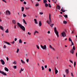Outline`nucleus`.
Wrapping results in <instances>:
<instances>
[{"instance_id": "obj_18", "label": "nucleus", "mask_w": 77, "mask_h": 77, "mask_svg": "<svg viewBox=\"0 0 77 77\" xmlns=\"http://www.w3.org/2000/svg\"><path fill=\"white\" fill-rule=\"evenodd\" d=\"M13 23L15 24L16 23V21L15 20H13L12 21Z\"/></svg>"}, {"instance_id": "obj_16", "label": "nucleus", "mask_w": 77, "mask_h": 77, "mask_svg": "<svg viewBox=\"0 0 77 77\" xmlns=\"http://www.w3.org/2000/svg\"><path fill=\"white\" fill-rule=\"evenodd\" d=\"M63 24H66L67 23V21H66L65 20H64L63 21Z\"/></svg>"}, {"instance_id": "obj_56", "label": "nucleus", "mask_w": 77, "mask_h": 77, "mask_svg": "<svg viewBox=\"0 0 77 77\" xmlns=\"http://www.w3.org/2000/svg\"><path fill=\"white\" fill-rule=\"evenodd\" d=\"M49 47H50V48H52V47H51V45H50Z\"/></svg>"}, {"instance_id": "obj_62", "label": "nucleus", "mask_w": 77, "mask_h": 77, "mask_svg": "<svg viewBox=\"0 0 77 77\" xmlns=\"http://www.w3.org/2000/svg\"><path fill=\"white\" fill-rule=\"evenodd\" d=\"M52 48L53 50H54V49L53 48Z\"/></svg>"}, {"instance_id": "obj_29", "label": "nucleus", "mask_w": 77, "mask_h": 77, "mask_svg": "<svg viewBox=\"0 0 77 77\" xmlns=\"http://www.w3.org/2000/svg\"><path fill=\"white\" fill-rule=\"evenodd\" d=\"M76 65V62L75 61L74 63V66L75 67V65Z\"/></svg>"}, {"instance_id": "obj_43", "label": "nucleus", "mask_w": 77, "mask_h": 77, "mask_svg": "<svg viewBox=\"0 0 77 77\" xmlns=\"http://www.w3.org/2000/svg\"><path fill=\"white\" fill-rule=\"evenodd\" d=\"M14 68H15V69H16V68H17V66H14Z\"/></svg>"}, {"instance_id": "obj_47", "label": "nucleus", "mask_w": 77, "mask_h": 77, "mask_svg": "<svg viewBox=\"0 0 77 77\" xmlns=\"http://www.w3.org/2000/svg\"><path fill=\"white\" fill-rule=\"evenodd\" d=\"M39 6L38 4H37L35 5V6Z\"/></svg>"}, {"instance_id": "obj_48", "label": "nucleus", "mask_w": 77, "mask_h": 77, "mask_svg": "<svg viewBox=\"0 0 77 77\" xmlns=\"http://www.w3.org/2000/svg\"><path fill=\"white\" fill-rule=\"evenodd\" d=\"M3 2H5V3H6V2L5 0H2Z\"/></svg>"}, {"instance_id": "obj_44", "label": "nucleus", "mask_w": 77, "mask_h": 77, "mask_svg": "<svg viewBox=\"0 0 77 77\" xmlns=\"http://www.w3.org/2000/svg\"><path fill=\"white\" fill-rule=\"evenodd\" d=\"M39 14L40 15H42V14H43V13L40 12L39 13Z\"/></svg>"}, {"instance_id": "obj_51", "label": "nucleus", "mask_w": 77, "mask_h": 77, "mask_svg": "<svg viewBox=\"0 0 77 77\" xmlns=\"http://www.w3.org/2000/svg\"><path fill=\"white\" fill-rule=\"evenodd\" d=\"M6 59L7 60H9V58H8V57H6Z\"/></svg>"}, {"instance_id": "obj_64", "label": "nucleus", "mask_w": 77, "mask_h": 77, "mask_svg": "<svg viewBox=\"0 0 77 77\" xmlns=\"http://www.w3.org/2000/svg\"><path fill=\"white\" fill-rule=\"evenodd\" d=\"M14 28L15 29H16V25H15V26H14Z\"/></svg>"}, {"instance_id": "obj_38", "label": "nucleus", "mask_w": 77, "mask_h": 77, "mask_svg": "<svg viewBox=\"0 0 77 77\" xmlns=\"http://www.w3.org/2000/svg\"><path fill=\"white\" fill-rule=\"evenodd\" d=\"M23 23H26V21H25V20H24V19H23Z\"/></svg>"}, {"instance_id": "obj_32", "label": "nucleus", "mask_w": 77, "mask_h": 77, "mask_svg": "<svg viewBox=\"0 0 77 77\" xmlns=\"http://www.w3.org/2000/svg\"><path fill=\"white\" fill-rule=\"evenodd\" d=\"M6 33H9V31H8V29H7V30L5 31Z\"/></svg>"}, {"instance_id": "obj_6", "label": "nucleus", "mask_w": 77, "mask_h": 77, "mask_svg": "<svg viewBox=\"0 0 77 77\" xmlns=\"http://www.w3.org/2000/svg\"><path fill=\"white\" fill-rule=\"evenodd\" d=\"M6 14L7 15H10V14H11V13L10 12V11H6Z\"/></svg>"}, {"instance_id": "obj_53", "label": "nucleus", "mask_w": 77, "mask_h": 77, "mask_svg": "<svg viewBox=\"0 0 77 77\" xmlns=\"http://www.w3.org/2000/svg\"><path fill=\"white\" fill-rule=\"evenodd\" d=\"M26 61L27 62H29V59H27L26 60Z\"/></svg>"}, {"instance_id": "obj_41", "label": "nucleus", "mask_w": 77, "mask_h": 77, "mask_svg": "<svg viewBox=\"0 0 77 77\" xmlns=\"http://www.w3.org/2000/svg\"><path fill=\"white\" fill-rule=\"evenodd\" d=\"M73 50H75V46H73Z\"/></svg>"}, {"instance_id": "obj_19", "label": "nucleus", "mask_w": 77, "mask_h": 77, "mask_svg": "<svg viewBox=\"0 0 77 77\" xmlns=\"http://www.w3.org/2000/svg\"><path fill=\"white\" fill-rule=\"evenodd\" d=\"M5 44H8V45H11V44L9 42H5Z\"/></svg>"}, {"instance_id": "obj_1", "label": "nucleus", "mask_w": 77, "mask_h": 77, "mask_svg": "<svg viewBox=\"0 0 77 77\" xmlns=\"http://www.w3.org/2000/svg\"><path fill=\"white\" fill-rule=\"evenodd\" d=\"M49 20H50V22L48 20H47L46 22L48 24H51V14H49Z\"/></svg>"}, {"instance_id": "obj_7", "label": "nucleus", "mask_w": 77, "mask_h": 77, "mask_svg": "<svg viewBox=\"0 0 77 77\" xmlns=\"http://www.w3.org/2000/svg\"><path fill=\"white\" fill-rule=\"evenodd\" d=\"M22 30H23V31H25V28L24 27V26H21L20 27Z\"/></svg>"}, {"instance_id": "obj_45", "label": "nucleus", "mask_w": 77, "mask_h": 77, "mask_svg": "<svg viewBox=\"0 0 77 77\" xmlns=\"http://www.w3.org/2000/svg\"><path fill=\"white\" fill-rule=\"evenodd\" d=\"M11 44H14V43H15V42L14 41H13L12 42H11Z\"/></svg>"}, {"instance_id": "obj_58", "label": "nucleus", "mask_w": 77, "mask_h": 77, "mask_svg": "<svg viewBox=\"0 0 77 77\" xmlns=\"http://www.w3.org/2000/svg\"><path fill=\"white\" fill-rule=\"evenodd\" d=\"M62 12H65V10H63Z\"/></svg>"}, {"instance_id": "obj_36", "label": "nucleus", "mask_w": 77, "mask_h": 77, "mask_svg": "<svg viewBox=\"0 0 77 77\" xmlns=\"http://www.w3.org/2000/svg\"><path fill=\"white\" fill-rule=\"evenodd\" d=\"M69 41H71V42L72 41V40L71 39V38H69Z\"/></svg>"}, {"instance_id": "obj_40", "label": "nucleus", "mask_w": 77, "mask_h": 77, "mask_svg": "<svg viewBox=\"0 0 77 77\" xmlns=\"http://www.w3.org/2000/svg\"><path fill=\"white\" fill-rule=\"evenodd\" d=\"M71 76L74 77V75H73V73L72 72L71 73Z\"/></svg>"}, {"instance_id": "obj_63", "label": "nucleus", "mask_w": 77, "mask_h": 77, "mask_svg": "<svg viewBox=\"0 0 77 77\" xmlns=\"http://www.w3.org/2000/svg\"><path fill=\"white\" fill-rule=\"evenodd\" d=\"M60 13L61 14H63V12H60Z\"/></svg>"}, {"instance_id": "obj_54", "label": "nucleus", "mask_w": 77, "mask_h": 77, "mask_svg": "<svg viewBox=\"0 0 77 77\" xmlns=\"http://www.w3.org/2000/svg\"><path fill=\"white\" fill-rule=\"evenodd\" d=\"M72 42V45H74V43H73V42Z\"/></svg>"}, {"instance_id": "obj_27", "label": "nucleus", "mask_w": 77, "mask_h": 77, "mask_svg": "<svg viewBox=\"0 0 77 77\" xmlns=\"http://www.w3.org/2000/svg\"><path fill=\"white\" fill-rule=\"evenodd\" d=\"M23 17H27V15H26L25 14H23Z\"/></svg>"}, {"instance_id": "obj_61", "label": "nucleus", "mask_w": 77, "mask_h": 77, "mask_svg": "<svg viewBox=\"0 0 77 77\" xmlns=\"http://www.w3.org/2000/svg\"><path fill=\"white\" fill-rule=\"evenodd\" d=\"M24 4H25V5H26V2H24Z\"/></svg>"}, {"instance_id": "obj_3", "label": "nucleus", "mask_w": 77, "mask_h": 77, "mask_svg": "<svg viewBox=\"0 0 77 77\" xmlns=\"http://www.w3.org/2000/svg\"><path fill=\"white\" fill-rule=\"evenodd\" d=\"M61 35H62L63 37H66V33L65 31H63L61 33Z\"/></svg>"}, {"instance_id": "obj_35", "label": "nucleus", "mask_w": 77, "mask_h": 77, "mask_svg": "<svg viewBox=\"0 0 77 77\" xmlns=\"http://www.w3.org/2000/svg\"><path fill=\"white\" fill-rule=\"evenodd\" d=\"M13 64H17V62L16 61H14L13 63Z\"/></svg>"}, {"instance_id": "obj_21", "label": "nucleus", "mask_w": 77, "mask_h": 77, "mask_svg": "<svg viewBox=\"0 0 77 77\" xmlns=\"http://www.w3.org/2000/svg\"><path fill=\"white\" fill-rule=\"evenodd\" d=\"M36 33H38V31H35L34 32V35H35V34H36Z\"/></svg>"}, {"instance_id": "obj_9", "label": "nucleus", "mask_w": 77, "mask_h": 77, "mask_svg": "<svg viewBox=\"0 0 77 77\" xmlns=\"http://www.w3.org/2000/svg\"><path fill=\"white\" fill-rule=\"evenodd\" d=\"M55 74H57V72H58V71L57 70L56 67H55Z\"/></svg>"}, {"instance_id": "obj_22", "label": "nucleus", "mask_w": 77, "mask_h": 77, "mask_svg": "<svg viewBox=\"0 0 77 77\" xmlns=\"http://www.w3.org/2000/svg\"><path fill=\"white\" fill-rule=\"evenodd\" d=\"M24 7H22V12H23V11H24Z\"/></svg>"}, {"instance_id": "obj_12", "label": "nucleus", "mask_w": 77, "mask_h": 77, "mask_svg": "<svg viewBox=\"0 0 77 77\" xmlns=\"http://www.w3.org/2000/svg\"><path fill=\"white\" fill-rule=\"evenodd\" d=\"M70 53L71 54H74V50L73 49H72Z\"/></svg>"}, {"instance_id": "obj_17", "label": "nucleus", "mask_w": 77, "mask_h": 77, "mask_svg": "<svg viewBox=\"0 0 77 77\" xmlns=\"http://www.w3.org/2000/svg\"><path fill=\"white\" fill-rule=\"evenodd\" d=\"M17 25L18 26H19L20 27L21 26H22V25H21V24H20V23H17Z\"/></svg>"}, {"instance_id": "obj_14", "label": "nucleus", "mask_w": 77, "mask_h": 77, "mask_svg": "<svg viewBox=\"0 0 77 77\" xmlns=\"http://www.w3.org/2000/svg\"><path fill=\"white\" fill-rule=\"evenodd\" d=\"M34 20L35 21V24H38V22H37V20H36V19H34Z\"/></svg>"}, {"instance_id": "obj_60", "label": "nucleus", "mask_w": 77, "mask_h": 77, "mask_svg": "<svg viewBox=\"0 0 77 77\" xmlns=\"http://www.w3.org/2000/svg\"><path fill=\"white\" fill-rule=\"evenodd\" d=\"M48 33L49 34H50V31H48Z\"/></svg>"}, {"instance_id": "obj_8", "label": "nucleus", "mask_w": 77, "mask_h": 77, "mask_svg": "<svg viewBox=\"0 0 77 77\" xmlns=\"http://www.w3.org/2000/svg\"><path fill=\"white\" fill-rule=\"evenodd\" d=\"M1 62L2 65H4L5 64V61H4V60H1Z\"/></svg>"}, {"instance_id": "obj_39", "label": "nucleus", "mask_w": 77, "mask_h": 77, "mask_svg": "<svg viewBox=\"0 0 77 77\" xmlns=\"http://www.w3.org/2000/svg\"><path fill=\"white\" fill-rule=\"evenodd\" d=\"M25 9H29V8L27 7H25Z\"/></svg>"}, {"instance_id": "obj_20", "label": "nucleus", "mask_w": 77, "mask_h": 77, "mask_svg": "<svg viewBox=\"0 0 77 77\" xmlns=\"http://www.w3.org/2000/svg\"><path fill=\"white\" fill-rule=\"evenodd\" d=\"M47 0H43L44 3H47Z\"/></svg>"}, {"instance_id": "obj_52", "label": "nucleus", "mask_w": 77, "mask_h": 77, "mask_svg": "<svg viewBox=\"0 0 77 77\" xmlns=\"http://www.w3.org/2000/svg\"><path fill=\"white\" fill-rule=\"evenodd\" d=\"M45 68H47V66L46 65L45 66Z\"/></svg>"}, {"instance_id": "obj_26", "label": "nucleus", "mask_w": 77, "mask_h": 77, "mask_svg": "<svg viewBox=\"0 0 77 77\" xmlns=\"http://www.w3.org/2000/svg\"><path fill=\"white\" fill-rule=\"evenodd\" d=\"M19 43H22V41L21 39H20L19 40Z\"/></svg>"}, {"instance_id": "obj_13", "label": "nucleus", "mask_w": 77, "mask_h": 77, "mask_svg": "<svg viewBox=\"0 0 77 77\" xmlns=\"http://www.w3.org/2000/svg\"><path fill=\"white\" fill-rule=\"evenodd\" d=\"M39 26H42V23H41V21H39Z\"/></svg>"}, {"instance_id": "obj_31", "label": "nucleus", "mask_w": 77, "mask_h": 77, "mask_svg": "<svg viewBox=\"0 0 77 77\" xmlns=\"http://www.w3.org/2000/svg\"><path fill=\"white\" fill-rule=\"evenodd\" d=\"M54 24H52L50 25V26H51V27L53 28V26H54Z\"/></svg>"}, {"instance_id": "obj_37", "label": "nucleus", "mask_w": 77, "mask_h": 77, "mask_svg": "<svg viewBox=\"0 0 77 77\" xmlns=\"http://www.w3.org/2000/svg\"><path fill=\"white\" fill-rule=\"evenodd\" d=\"M69 62H71L72 63H73V62L71 60H69Z\"/></svg>"}, {"instance_id": "obj_42", "label": "nucleus", "mask_w": 77, "mask_h": 77, "mask_svg": "<svg viewBox=\"0 0 77 77\" xmlns=\"http://www.w3.org/2000/svg\"><path fill=\"white\" fill-rule=\"evenodd\" d=\"M18 51H19V49H17V53H18Z\"/></svg>"}, {"instance_id": "obj_5", "label": "nucleus", "mask_w": 77, "mask_h": 77, "mask_svg": "<svg viewBox=\"0 0 77 77\" xmlns=\"http://www.w3.org/2000/svg\"><path fill=\"white\" fill-rule=\"evenodd\" d=\"M0 73H1V74H2L3 75H7V74H6V73L4 72L1 71V70H0Z\"/></svg>"}, {"instance_id": "obj_2", "label": "nucleus", "mask_w": 77, "mask_h": 77, "mask_svg": "<svg viewBox=\"0 0 77 77\" xmlns=\"http://www.w3.org/2000/svg\"><path fill=\"white\" fill-rule=\"evenodd\" d=\"M54 29L55 34H56L57 37H59V33H58V32L57 31V30H56V27L54 28Z\"/></svg>"}, {"instance_id": "obj_33", "label": "nucleus", "mask_w": 77, "mask_h": 77, "mask_svg": "<svg viewBox=\"0 0 77 77\" xmlns=\"http://www.w3.org/2000/svg\"><path fill=\"white\" fill-rule=\"evenodd\" d=\"M36 47H37V48H38V50H39V47L38 45H36Z\"/></svg>"}, {"instance_id": "obj_10", "label": "nucleus", "mask_w": 77, "mask_h": 77, "mask_svg": "<svg viewBox=\"0 0 77 77\" xmlns=\"http://www.w3.org/2000/svg\"><path fill=\"white\" fill-rule=\"evenodd\" d=\"M5 71H7V72L8 71H9V69H8V68H7V67H5Z\"/></svg>"}, {"instance_id": "obj_57", "label": "nucleus", "mask_w": 77, "mask_h": 77, "mask_svg": "<svg viewBox=\"0 0 77 77\" xmlns=\"http://www.w3.org/2000/svg\"><path fill=\"white\" fill-rule=\"evenodd\" d=\"M51 69L49 68V71H51Z\"/></svg>"}, {"instance_id": "obj_46", "label": "nucleus", "mask_w": 77, "mask_h": 77, "mask_svg": "<svg viewBox=\"0 0 77 77\" xmlns=\"http://www.w3.org/2000/svg\"><path fill=\"white\" fill-rule=\"evenodd\" d=\"M3 48H6V46L5 45H4V46Z\"/></svg>"}, {"instance_id": "obj_25", "label": "nucleus", "mask_w": 77, "mask_h": 77, "mask_svg": "<svg viewBox=\"0 0 77 77\" xmlns=\"http://www.w3.org/2000/svg\"><path fill=\"white\" fill-rule=\"evenodd\" d=\"M0 29H2V30H3L4 29V28L2 26H0Z\"/></svg>"}, {"instance_id": "obj_11", "label": "nucleus", "mask_w": 77, "mask_h": 77, "mask_svg": "<svg viewBox=\"0 0 77 77\" xmlns=\"http://www.w3.org/2000/svg\"><path fill=\"white\" fill-rule=\"evenodd\" d=\"M57 9H59L60 10V7L59 5H58L57 6Z\"/></svg>"}, {"instance_id": "obj_34", "label": "nucleus", "mask_w": 77, "mask_h": 77, "mask_svg": "<svg viewBox=\"0 0 77 77\" xmlns=\"http://www.w3.org/2000/svg\"><path fill=\"white\" fill-rule=\"evenodd\" d=\"M42 70H44V66H42Z\"/></svg>"}, {"instance_id": "obj_24", "label": "nucleus", "mask_w": 77, "mask_h": 77, "mask_svg": "<svg viewBox=\"0 0 77 77\" xmlns=\"http://www.w3.org/2000/svg\"><path fill=\"white\" fill-rule=\"evenodd\" d=\"M48 4H47V3H45V7H48Z\"/></svg>"}, {"instance_id": "obj_59", "label": "nucleus", "mask_w": 77, "mask_h": 77, "mask_svg": "<svg viewBox=\"0 0 77 77\" xmlns=\"http://www.w3.org/2000/svg\"><path fill=\"white\" fill-rule=\"evenodd\" d=\"M63 8H62V9H61V11H62H62H63Z\"/></svg>"}, {"instance_id": "obj_49", "label": "nucleus", "mask_w": 77, "mask_h": 77, "mask_svg": "<svg viewBox=\"0 0 77 77\" xmlns=\"http://www.w3.org/2000/svg\"><path fill=\"white\" fill-rule=\"evenodd\" d=\"M28 35H31V33H30V32H28Z\"/></svg>"}, {"instance_id": "obj_30", "label": "nucleus", "mask_w": 77, "mask_h": 77, "mask_svg": "<svg viewBox=\"0 0 77 77\" xmlns=\"http://www.w3.org/2000/svg\"><path fill=\"white\" fill-rule=\"evenodd\" d=\"M64 16L65 17H66V18H68V15L66 14L65 15V16L64 15Z\"/></svg>"}, {"instance_id": "obj_15", "label": "nucleus", "mask_w": 77, "mask_h": 77, "mask_svg": "<svg viewBox=\"0 0 77 77\" xmlns=\"http://www.w3.org/2000/svg\"><path fill=\"white\" fill-rule=\"evenodd\" d=\"M66 72L67 73V74H68L69 73V71H68V69H66Z\"/></svg>"}, {"instance_id": "obj_28", "label": "nucleus", "mask_w": 77, "mask_h": 77, "mask_svg": "<svg viewBox=\"0 0 77 77\" xmlns=\"http://www.w3.org/2000/svg\"><path fill=\"white\" fill-rule=\"evenodd\" d=\"M48 6L49 8H51V5L50 4H48Z\"/></svg>"}, {"instance_id": "obj_55", "label": "nucleus", "mask_w": 77, "mask_h": 77, "mask_svg": "<svg viewBox=\"0 0 77 77\" xmlns=\"http://www.w3.org/2000/svg\"><path fill=\"white\" fill-rule=\"evenodd\" d=\"M21 71H24V69H22V68H21Z\"/></svg>"}, {"instance_id": "obj_50", "label": "nucleus", "mask_w": 77, "mask_h": 77, "mask_svg": "<svg viewBox=\"0 0 77 77\" xmlns=\"http://www.w3.org/2000/svg\"><path fill=\"white\" fill-rule=\"evenodd\" d=\"M17 38H15L14 39V41H17Z\"/></svg>"}, {"instance_id": "obj_4", "label": "nucleus", "mask_w": 77, "mask_h": 77, "mask_svg": "<svg viewBox=\"0 0 77 77\" xmlns=\"http://www.w3.org/2000/svg\"><path fill=\"white\" fill-rule=\"evenodd\" d=\"M41 47L42 49H43V50H46V49H47V47L45 45H44V46H42V45H41Z\"/></svg>"}, {"instance_id": "obj_23", "label": "nucleus", "mask_w": 77, "mask_h": 77, "mask_svg": "<svg viewBox=\"0 0 77 77\" xmlns=\"http://www.w3.org/2000/svg\"><path fill=\"white\" fill-rule=\"evenodd\" d=\"M21 61L22 62V63H25V62H24V61H23L22 60H21Z\"/></svg>"}]
</instances>
